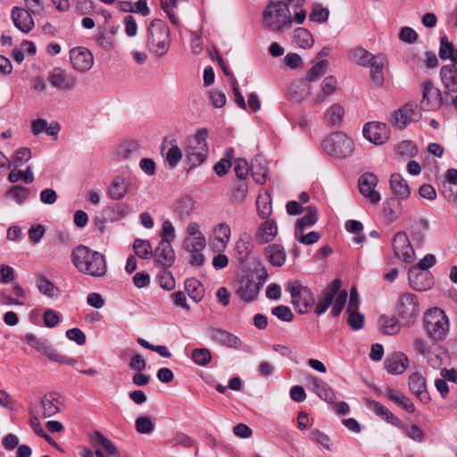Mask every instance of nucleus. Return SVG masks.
<instances>
[{
  "label": "nucleus",
  "instance_id": "3",
  "mask_svg": "<svg viewBox=\"0 0 457 457\" xmlns=\"http://www.w3.org/2000/svg\"><path fill=\"white\" fill-rule=\"evenodd\" d=\"M293 18L287 3L270 0L262 12V25L272 32H280L291 27Z\"/></svg>",
  "mask_w": 457,
  "mask_h": 457
},
{
  "label": "nucleus",
  "instance_id": "55",
  "mask_svg": "<svg viewBox=\"0 0 457 457\" xmlns=\"http://www.w3.org/2000/svg\"><path fill=\"white\" fill-rule=\"evenodd\" d=\"M195 208V201L191 196L181 198L177 204V212L181 218L187 217Z\"/></svg>",
  "mask_w": 457,
  "mask_h": 457
},
{
  "label": "nucleus",
  "instance_id": "26",
  "mask_svg": "<svg viewBox=\"0 0 457 457\" xmlns=\"http://www.w3.org/2000/svg\"><path fill=\"white\" fill-rule=\"evenodd\" d=\"M387 64V58L385 54H379L369 64L370 69V79L377 86H382L384 83L383 70Z\"/></svg>",
  "mask_w": 457,
  "mask_h": 457
},
{
  "label": "nucleus",
  "instance_id": "27",
  "mask_svg": "<svg viewBox=\"0 0 457 457\" xmlns=\"http://www.w3.org/2000/svg\"><path fill=\"white\" fill-rule=\"evenodd\" d=\"M60 395L55 392L46 394L41 399L42 416L50 418L60 411Z\"/></svg>",
  "mask_w": 457,
  "mask_h": 457
},
{
  "label": "nucleus",
  "instance_id": "24",
  "mask_svg": "<svg viewBox=\"0 0 457 457\" xmlns=\"http://www.w3.org/2000/svg\"><path fill=\"white\" fill-rule=\"evenodd\" d=\"M253 248V245L251 236L246 233L242 234L237 240L234 247L235 257L238 262H245L252 253Z\"/></svg>",
  "mask_w": 457,
  "mask_h": 457
},
{
  "label": "nucleus",
  "instance_id": "60",
  "mask_svg": "<svg viewBox=\"0 0 457 457\" xmlns=\"http://www.w3.org/2000/svg\"><path fill=\"white\" fill-rule=\"evenodd\" d=\"M348 313L347 323L354 330H358L363 327L364 316L358 312V309L346 311Z\"/></svg>",
  "mask_w": 457,
  "mask_h": 457
},
{
  "label": "nucleus",
  "instance_id": "62",
  "mask_svg": "<svg viewBox=\"0 0 457 457\" xmlns=\"http://www.w3.org/2000/svg\"><path fill=\"white\" fill-rule=\"evenodd\" d=\"M272 315L276 316L278 320L289 322L293 320L294 314L289 307L286 305H278L271 310Z\"/></svg>",
  "mask_w": 457,
  "mask_h": 457
},
{
  "label": "nucleus",
  "instance_id": "50",
  "mask_svg": "<svg viewBox=\"0 0 457 457\" xmlns=\"http://www.w3.org/2000/svg\"><path fill=\"white\" fill-rule=\"evenodd\" d=\"M293 38L295 43L302 48L311 47L313 44L312 34L304 28L295 29Z\"/></svg>",
  "mask_w": 457,
  "mask_h": 457
},
{
  "label": "nucleus",
  "instance_id": "17",
  "mask_svg": "<svg viewBox=\"0 0 457 457\" xmlns=\"http://www.w3.org/2000/svg\"><path fill=\"white\" fill-rule=\"evenodd\" d=\"M409 389L423 403H428L431 400L427 390L426 379L419 372H414L409 377Z\"/></svg>",
  "mask_w": 457,
  "mask_h": 457
},
{
  "label": "nucleus",
  "instance_id": "43",
  "mask_svg": "<svg viewBox=\"0 0 457 457\" xmlns=\"http://www.w3.org/2000/svg\"><path fill=\"white\" fill-rule=\"evenodd\" d=\"M348 54L352 62L362 67H368L376 56L362 47L351 49Z\"/></svg>",
  "mask_w": 457,
  "mask_h": 457
},
{
  "label": "nucleus",
  "instance_id": "41",
  "mask_svg": "<svg viewBox=\"0 0 457 457\" xmlns=\"http://www.w3.org/2000/svg\"><path fill=\"white\" fill-rule=\"evenodd\" d=\"M118 7L123 12L141 13L143 16L150 13L146 0H138L137 3L120 1L118 3Z\"/></svg>",
  "mask_w": 457,
  "mask_h": 457
},
{
  "label": "nucleus",
  "instance_id": "2",
  "mask_svg": "<svg viewBox=\"0 0 457 457\" xmlns=\"http://www.w3.org/2000/svg\"><path fill=\"white\" fill-rule=\"evenodd\" d=\"M341 287L342 281L336 278L321 291L320 298L314 308L315 314L320 316L331 307V315L333 317L339 316L348 296L347 291L341 289Z\"/></svg>",
  "mask_w": 457,
  "mask_h": 457
},
{
  "label": "nucleus",
  "instance_id": "64",
  "mask_svg": "<svg viewBox=\"0 0 457 457\" xmlns=\"http://www.w3.org/2000/svg\"><path fill=\"white\" fill-rule=\"evenodd\" d=\"M256 207H257L258 215L262 219L268 218L270 216V214L271 213V204L264 197L259 196L257 198Z\"/></svg>",
  "mask_w": 457,
  "mask_h": 457
},
{
  "label": "nucleus",
  "instance_id": "10",
  "mask_svg": "<svg viewBox=\"0 0 457 457\" xmlns=\"http://www.w3.org/2000/svg\"><path fill=\"white\" fill-rule=\"evenodd\" d=\"M397 312L400 318L407 323L412 322L420 313L419 303L415 295L404 293L399 296Z\"/></svg>",
  "mask_w": 457,
  "mask_h": 457
},
{
  "label": "nucleus",
  "instance_id": "35",
  "mask_svg": "<svg viewBox=\"0 0 457 457\" xmlns=\"http://www.w3.org/2000/svg\"><path fill=\"white\" fill-rule=\"evenodd\" d=\"M385 395L387 399L395 403L409 413H413L415 411V406L413 403L403 393L395 389L387 388Z\"/></svg>",
  "mask_w": 457,
  "mask_h": 457
},
{
  "label": "nucleus",
  "instance_id": "59",
  "mask_svg": "<svg viewBox=\"0 0 457 457\" xmlns=\"http://www.w3.org/2000/svg\"><path fill=\"white\" fill-rule=\"evenodd\" d=\"M29 195V189L22 186H14L7 192V196L18 204L26 200Z\"/></svg>",
  "mask_w": 457,
  "mask_h": 457
},
{
  "label": "nucleus",
  "instance_id": "34",
  "mask_svg": "<svg viewBox=\"0 0 457 457\" xmlns=\"http://www.w3.org/2000/svg\"><path fill=\"white\" fill-rule=\"evenodd\" d=\"M130 182L123 177H116L111 183L108 195L113 200L122 199L129 188Z\"/></svg>",
  "mask_w": 457,
  "mask_h": 457
},
{
  "label": "nucleus",
  "instance_id": "31",
  "mask_svg": "<svg viewBox=\"0 0 457 457\" xmlns=\"http://www.w3.org/2000/svg\"><path fill=\"white\" fill-rule=\"evenodd\" d=\"M186 151L191 167H197L207 158L208 146L207 145H197L188 143Z\"/></svg>",
  "mask_w": 457,
  "mask_h": 457
},
{
  "label": "nucleus",
  "instance_id": "36",
  "mask_svg": "<svg viewBox=\"0 0 457 457\" xmlns=\"http://www.w3.org/2000/svg\"><path fill=\"white\" fill-rule=\"evenodd\" d=\"M392 192L401 199H407L411 195V188L400 174H393L390 178Z\"/></svg>",
  "mask_w": 457,
  "mask_h": 457
},
{
  "label": "nucleus",
  "instance_id": "1",
  "mask_svg": "<svg viewBox=\"0 0 457 457\" xmlns=\"http://www.w3.org/2000/svg\"><path fill=\"white\" fill-rule=\"evenodd\" d=\"M71 262L79 272L94 278L104 277L107 271L104 256L83 245L73 249Z\"/></svg>",
  "mask_w": 457,
  "mask_h": 457
},
{
  "label": "nucleus",
  "instance_id": "4",
  "mask_svg": "<svg viewBox=\"0 0 457 457\" xmlns=\"http://www.w3.org/2000/svg\"><path fill=\"white\" fill-rule=\"evenodd\" d=\"M170 45V29L167 24L159 19H154L147 29L146 46L150 52L157 56L165 55Z\"/></svg>",
  "mask_w": 457,
  "mask_h": 457
},
{
  "label": "nucleus",
  "instance_id": "7",
  "mask_svg": "<svg viewBox=\"0 0 457 457\" xmlns=\"http://www.w3.org/2000/svg\"><path fill=\"white\" fill-rule=\"evenodd\" d=\"M425 326L430 337L441 340L448 331V319L441 309L435 308L427 315Z\"/></svg>",
  "mask_w": 457,
  "mask_h": 457
},
{
  "label": "nucleus",
  "instance_id": "47",
  "mask_svg": "<svg viewBox=\"0 0 457 457\" xmlns=\"http://www.w3.org/2000/svg\"><path fill=\"white\" fill-rule=\"evenodd\" d=\"M183 248L188 253L203 251L206 246V238L204 236L186 237L182 242Z\"/></svg>",
  "mask_w": 457,
  "mask_h": 457
},
{
  "label": "nucleus",
  "instance_id": "37",
  "mask_svg": "<svg viewBox=\"0 0 457 457\" xmlns=\"http://www.w3.org/2000/svg\"><path fill=\"white\" fill-rule=\"evenodd\" d=\"M313 391L322 400L328 403H334L336 394L334 390L323 380L312 378Z\"/></svg>",
  "mask_w": 457,
  "mask_h": 457
},
{
  "label": "nucleus",
  "instance_id": "14",
  "mask_svg": "<svg viewBox=\"0 0 457 457\" xmlns=\"http://www.w3.org/2000/svg\"><path fill=\"white\" fill-rule=\"evenodd\" d=\"M408 278L411 287L416 291H426L434 284L431 273L428 270H420L418 267L409 269Z\"/></svg>",
  "mask_w": 457,
  "mask_h": 457
},
{
  "label": "nucleus",
  "instance_id": "52",
  "mask_svg": "<svg viewBox=\"0 0 457 457\" xmlns=\"http://www.w3.org/2000/svg\"><path fill=\"white\" fill-rule=\"evenodd\" d=\"M133 249L136 254L141 259H149L153 255L152 246L147 240L136 239L133 244Z\"/></svg>",
  "mask_w": 457,
  "mask_h": 457
},
{
  "label": "nucleus",
  "instance_id": "18",
  "mask_svg": "<svg viewBox=\"0 0 457 457\" xmlns=\"http://www.w3.org/2000/svg\"><path fill=\"white\" fill-rule=\"evenodd\" d=\"M420 115L415 112L412 104H407L402 108L395 111L393 123L400 129L407 127L410 122L419 120Z\"/></svg>",
  "mask_w": 457,
  "mask_h": 457
},
{
  "label": "nucleus",
  "instance_id": "23",
  "mask_svg": "<svg viewBox=\"0 0 457 457\" xmlns=\"http://www.w3.org/2000/svg\"><path fill=\"white\" fill-rule=\"evenodd\" d=\"M12 19L14 25L24 33L29 32L34 27V21L29 10L14 7L12 12Z\"/></svg>",
  "mask_w": 457,
  "mask_h": 457
},
{
  "label": "nucleus",
  "instance_id": "9",
  "mask_svg": "<svg viewBox=\"0 0 457 457\" xmlns=\"http://www.w3.org/2000/svg\"><path fill=\"white\" fill-rule=\"evenodd\" d=\"M392 246L395 256L399 260L406 263H412L415 261L416 255L414 249L405 232L399 231L394 236Z\"/></svg>",
  "mask_w": 457,
  "mask_h": 457
},
{
  "label": "nucleus",
  "instance_id": "15",
  "mask_svg": "<svg viewBox=\"0 0 457 457\" xmlns=\"http://www.w3.org/2000/svg\"><path fill=\"white\" fill-rule=\"evenodd\" d=\"M377 183L378 179L372 173H365L359 179V189L361 194L368 198L373 204H378L381 200L379 193L375 190Z\"/></svg>",
  "mask_w": 457,
  "mask_h": 457
},
{
  "label": "nucleus",
  "instance_id": "21",
  "mask_svg": "<svg viewBox=\"0 0 457 457\" xmlns=\"http://www.w3.org/2000/svg\"><path fill=\"white\" fill-rule=\"evenodd\" d=\"M337 87V81L334 76L326 77L320 83V92L312 100V106L317 107L322 104L328 96H332Z\"/></svg>",
  "mask_w": 457,
  "mask_h": 457
},
{
  "label": "nucleus",
  "instance_id": "61",
  "mask_svg": "<svg viewBox=\"0 0 457 457\" xmlns=\"http://www.w3.org/2000/svg\"><path fill=\"white\" fill-rule=\"evenodd\" d=\"M162 240L160 242H166L171 244L176 237L175 228L170 220H166L162 222L161 231Z\"/></svg>",
  "mask_w": 457,
  "mask_h": 457
},
{
  "label": "nucleus",
  "instance_id": "32",
  "mask_svg": "<svg viewBox=\"0 0 457 457\" xmlns=\"http://www.w3.org/2000/svg\"><path fill=\"white\" fill-rule=\"evenodd\" d=\"M440 77L448 92L457 93V68L455 64L443 66L440 70Z\"/></svg>",
  "mask_w": 457,
  "mask_h": 457
},
{
  "label": "nucleus",
  "instance_id": "48",
  "mask_svg": "<svg viewBox=\"0 0 457 457\" xmlns=\"http://www.w3.org/2000/svg\"><path fill=\"white\" fill-rule=\"evenodd\" d=\"M383 212L389 221L396 220L401 214V204L398 199L392 197L386 200L384 204Z\"/></svg>",
  "mask_w": 457,
  "mask_h": 457
},
{
  "label": "nucleus",
  "instance_id": "44",
  "mask_svg": "<svg viewBox=\"0 0 457 457\" xmlns=\"http://www.w3.org/2000/svg\"><path fill=\"white\" fill-rule=\"evenodd\" d=\"M36 285L38 291L50 298L57 297L58 287L45 275L37 274L36 278Z\"/></svg>",
  "mask_w": 457,
  "mask_h": 457
},
{
  "label": "nucleus",
  "instance_id": "49",
  "mask_svg": "<svg viewBox=\"0 0 457 457\" xmlns=\"http://www.w3.org/2000/svg\"><path fill=\"white\" fill-rule=\"evenodd\" d=\"M439 56L444 60L449 59L453 63L457 62V50L449 42L446 36H443L440 38Z\"/></svg>",
  "mask_w": 457,
  "mask_h": 457
},
{
  "label": "nucleus",
  "instance_id": "8",
  "mask_svg": "<svg viewBox=\"0 0 457 457\" xmlns=\"http://www.w3.org/2000/svg\"><path fill=\"white\" fill-rule=\"evenodd\" d=\"M264 281V278L261 276L246 275L238 280L237 285V294L243 301H253L258 295Z\"/></svg>",
  "mask_w": 457,
  "mask_h": 457
},
{
  "label": "nucleus",
  "instance_id": "33",
  "mask_svg": "<svg viewBox=\"0 0 457 457\" xmlns=\"http://www.w3.org/2000/svg\"><path fill=\"white\" fill-rule=\"evenodd\" d=\"M368 406L378 416L382 417L388 423H391L392 425L398 428H403L402 421L392 411H390L387 408L383 406L378 402H376L374 400H368Z\"/></svg>",
  "mask_w": 457,
  "mask_h": 457
},
{
  "label": "nucleus",
  "instance_id": "28",
  "mask_svg": "<svg viewBox=\"0 0 457 457\" xmlns=\"http://www.w3.org/2000/svg\"><path fill=\"white\" fill-rule=\"evenodd\" d=\"M155 261L162 267H170L175 261V252L171 244L160 242L154 250Z\"/></svg>",
  "mask_w": 457,
  "mask_h": 457
},
{
  "label": "nucleus",
  "instance_id": "54",
  "mask_svg": "<svg viewBox=\"0 0 457 457\" xmlns=\"http://www.w3.org/2000/svg\"><path fill=\"white\" fill-rule=\"evenodd\" d=\"M155 427V421L148 416H139L135 421V428L139 434H150Z\"/></svg>",
  "mask_w": 457,
  "mask_h": 457
},
{
  "label": "nucleus",
  "instance_id": "45",
  "mask_svg": "<svg viewBox=\"0 0 457 457\" xmlns=\"http://www.w3.org/2000/svg\"><path fill=\"white\" fill-rule=\"evenodd\" d=\"M185 290L189 297L195 302L201 301L204 296V286L198 279L194 278H187L185 281Z\"/></svg>",
  "mask_w": 457,
  "mask_h": 457
},
{
  "label": "nucleus",
  "instance_id": "63",
  "mask_svg": "<svg viewBox=\"0 0 457 457\" xmlns=\"http://www.w3.org/2000/svg\"><path fill=\"white\" fill-rule=\"evenodd\" d=\"M317 220V209L309 206L306 208V213L297 222L304 227H311L316 223Z\"/></svg>",
  "mask_w": 457,
  "mask_h": 457
},
{
  "label": "nucleus",
  "instance_id": "22",
  "mask_svg": "<svg viewBox=\"0 0 457 457\" xmlns=\"http://www.w3.org/2000/svg\"><path fill=\"white\" fill-rule=\"evenodd\" d=\"M210 337L216 343L229 348L237 349L242 345L239 337L224 329L212 328L210 331Z\"/></svg>",
  "mask_w": 457,
  "mask_h": 457
},
{
  "label": "nucleus",
  "instance_id": "53",
  "mask_svg": "<svg viewBox=\"0 0 457 457\" xmlns=\"http://www.w3.org/2000/svg\"><path fill=\"white\" fill-rule=\"evenodd\" d=\"M379 325L383 333L386 335H395L400 330V326L394 317L382 315L379 318Z\"/></svg>",
  "mask_w": 457,
  "mask_h": 457
},
{
  "label": "nucleus",
  "instance_id": "12",
  "mask_svg": "<svg viewBox=\"0 0 457 457\" xmlns=\"http://www.w3.org/2000/svg\"><path fill=\"white\" fill-rule=\"evenodd\" d=\"M70 62L74 70L79 72H86L92 68L94 56L87 48L77 46L70 51Z\"/></svg>",
  "mask_w": 457,
  "mask_h": 457
},
{
  "label": "nucleus",
  "instance_id": "25",
  "mask_svg": "<svg viewBox=\"0 0 457 457\" xmlns=\"http://www.w3.org/2000/svg\"><path fill=\"white\" fill-rule=\"evenodd\" d=\"M266 260L274 267L284 265L287 253L283 245L279 244L268 245L263 250Z\"/></svg>",
  "mask_w": 457,
  "mask_h": 457
},
{
  "label": "nucleus",
  "instance_id": "38",
  "mask_svg": "<svg viewBox=\"0 0 457 457\" xmlns=\"http://www.w3.org/2000/svg\"><path fill=\"white\" fill-rule=\"evenodd\" d=\"M288 97L295 102H302L311 95V87L307 81L293 83L287 92Z\"/></svg>",
  "mask_w": 457,
  "mask_h": 457
},
{
  "label": "nucleus",
  "instance_id": "30",
  "mask_svg": "<svg viewBox=\"0 0 457 457\" xmlns=\"http://www.w3.org/2000/svg\"><path fill=\"white\" fill-rule=\"evenodd\" d=\"M409 360L403 353H396L385 361L386 370L391 374H402L408 367Z\"/></svg>",
  "mask_w": 457,
  "mask_h": 457
},
{
  "label": "nucleus",
  "instance_id": "46",
  "mask_svg": "<svg viewBox=\"0 0 457 457\" xmlns=\"http://www.w3.org/2000/svg\"><path fill=\"white\" fill-rule=\"evenodd\" d=\"M345 116V109L339 104H332L325 112V120L330 126H340Z\"/></svg>",
  "mask_w": 457,
  "mask_h": 457
},
{
  "label": "nucleus",
  "instance_id": "56",
  "mask_svg": "<svg viewBox=\"0 0 457 457\" xmlns=\"http://www.w3.org/2000/svg\"><path fill=\"white\" fill-rule=\"evenodd\" d=\"M191 357L193 361L200 366H206L212 361V353L207 348H195Z\"/></svg>",
  "mask_w": 457,
  "mask_h": 457
},
{
  "label": "nucleus",
  "instance_id": "40",
  "mask_svg": "<svg viewBox=\"0 0 457 457\" xmlns=\"http://www.w3.org/2000/svg\"><path fill=\"white\" fill-rule=\"evenodd\" d=\"M33 347L46 355L50 360L60 363H71V361H67L64 356L59 354L55 350H54L47 341L36 340L35 344H33Z\"/></svg>",
  "mask_w": 457,
  "mask_h": 457
},
{
  "label": "nucleus",
  "instance_id": "51",
  "mask_svg": "<svg viewBox=\"0 0 457 457\" xmlns=\"http://www.w3.org/2000/svg\"><path fill=\"white\" fill-rule=\"evenodd\" d=\"M93 440L96 444L103 446L107 453L111 455V457H120V453L113 443L99 431H95Z\"/></svg>",
  "mask_w": 457,
  "mask_h": 457
},
{
  "label": "nucleus",
  "instance_id": "19",
  "mask_svg": "<svg viewBox=\"0 0 457 457\" xmlns=\"http://www.w3.org/2000/svg\"><path fill=\"white\" fill-rule=\"evenodd\" d=\"M277 235L278 226L276 221L268 219L259 225L255 232V240L259 245H265L272 242Z\"/></svg>",
  "mask_w": 457,
  "mask_h": 457
},
{
  "label": "nucleus",
  "instance_id": "58",
  "mask_svg": "<svg viewBox=\"0 0 457 457\" xmlns=\"http://www.w3.org/2000/svg\"><path fill=\"white\" fill-rule=\"evenodd\" d=\"M327 65L328 62L323 60L312 66L307 72L306 80L312 82L319 79L322 75L325 74Z\"/></svg>",
  "mask_w": 457,
  "mask_h": 457
},
{
  "label": "nucleus",
  "instance_id": "16",
  "mask_svg": "<svg viewBox=\"0 0 457 457\" xmlns=\"http://www.w3.org/2000/svg\"><path fill=\"white\" fill-rule=\"evenodd\" d=\"M162 155L165 159V166L172 170L174 169L182 158V153L178 145L176 139L168 140L165 138L162 144L161 148Z\"/></svg>",
  "mask_w": 457,
  "mask_h": 457
},
{
  "label": "nucleus",
  "instance_id": "29",
  "mask_svg": "<svg viewBox=\"0 0 457 457\" xmlns=\"http://www.w3.org/2000/svg\"><path fill=\"white\" fill-rule=\"evenodd\" d=\"M212 235L215 241V247L222 251L227 248L230 241L231 228L227 223L220 222L214 226Z\"/></svg>",
  "mask_w": 457,
  "mask_h": 457
},
{
  "label": "nucleus",
  "instance_id": "5",
  "mask_svg": "<svg viewBox=\"0 0 457 457\" xmlns=\"http://www.w3.org/2000/svg\"><path fill=\"white\" fill-rule=\"evenodd\" d=\"M322 147L329 155L337 159H345L353 154L354 144L347 135L336 132L323 140Z\"/></svg>",
  "mask_w": 457,
  "mask_h": 457
},
{
  "label": "nucleus",
  "instance_id": "39",
  "mask_svg": "<svg viewBox=\"0 0 457 457\" xmlns=\"http://www.w3.org/2000/svg\"><path fill=\"white\" fill-rule=\"evenodd\" d=\"M251 174L254 181L260 185L266 181L267 166L262 156H256L252 160Z\"/></svg>",
  "mask_w": 457,
  "mask_h": 457
},
{
  "label": "nucleus",
  "instance_id": "6",
  "mask_svg": "<svg viewBox=\"0 0 457 457\" xmlns=\"http://www.w3.org/2000/svg\"><path fill=\"white\" fill-rule=\"evenodd\" d=\"M287 291L291 295L292 304L297 307L301 313L308 312L315 303L312 291L297 280L288 282Z\"/></svg>",
  "mask_w": 457,
  "mask_h": 457
},
{
  "label": "nucleus",
  "instance_id": "57",
  "mask_svg": "<svg viewBox=\"0 0 457 457\" xmlns=\"http://www.w3.org/2000/svg\"><path fill=\"white\" fill-rule=\"evenodd\" d=\"M163 267L157 275V280L161 287L165 290H172L175 287V279L170 270Z\"/></svg>",
  "mask_w": 457,
  "mask_h": 457
},
{
  "label": "nucleus",
  "instance_id": "20",
  "mask_svg": "<svg viewBox=\"0 0 457 457\" xmlns=\"http://www.w3.org/2000/svg\"><path fill=\"white\" fill-rule=\"evenodd\" d=\"M47 81L57 88L67 90L72 88L75 84V79L61 68H54L47 77Z\"/></svg>",
  "mask_w": 457,
  "mask_h": 457
},
{
  "label": "nucleus",
  "instance_id": "11",
  "mask_svg": "<svg viewBox=\"0 0 457 457\" xmlns=\"http://www.w3.org/2000/svg\"><path fill=\"white\" fill-rule=\"evenodd\" d=\"M422 98L420 108L424 111H432L439 108L443 102L441 91L434 86L431 80L421 84Z\"/></svg>",
  "mask_w": 457,
  "mask_h": 457
},
{
  "label": "nucleus",
  "instance_id": "42",
  "mask_svg": "<svg viewBox=\"0 0 457 457\" xmlns=\"http://www.w3.org/2000/svg\"><path fill=\"white\" fill-rule=\"evenodd\" d=\"M429 225L427 220L419 219L415 220L411 228V236L413 243L420 246L423 244L425 239V232L428 230Z\"/></svg>",
  "mask_w": 457,
  "mask_h": 457
},
{
  "label": "nucleus",
  "instance_id": "13",
  "mask_svg": "<svg viewBox=\"0 0 457 457\" xmlns=\"http://www.w3.org/2000/svg\"><path fill=\"white\" fill-rule=\"evenodd\" d=\"M364 137L375 145H382L389 139L390 130L386 123L372 121L364 125Z\"/></svg>",
  "mask_w": 457,
  "mask_h": 457
}]
</instances>
